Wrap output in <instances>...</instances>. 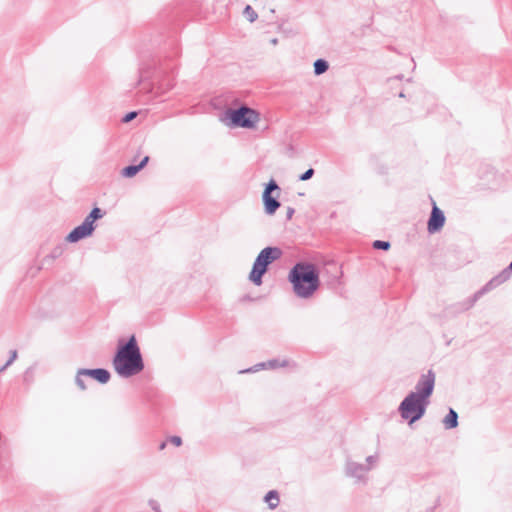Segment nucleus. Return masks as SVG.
<instances>
[{"label":"nucleus","instance_id":"nucleus-15","mask_svg":"<svg viewBox=\"0 0 512 512\" xmlns=\"http://www.w3.org/2000/svg\"><path fill=\"white\" fill-rule=\"evenodd\" d=\"M264 502L267 503L268 508L273 510L278 507L280 503V496L277 490H269L264 496Z\"/></svg>","mask_w":512,"mask_h":512},{"label":"nucleus","instance_id":"nucleus-31","mask_svg":"<svg viewBox=\"0 0 512 512\" xmlns=\"http://www.w3.org/2000/svg\"><path fill=\"white\" fill-rule=\"evenodd\" d=\"M167 443H168L167 439H166L165 441H162V442L159 444V447H158V448H159V450H163V449L166 447Z\"/></svg>","mask_w":512,"mask_h":512},{"label":"nucleus","instance_id":"nucleus-2","mask_svg":"<svg viewBox=\"0 0 512 512\" xmlns=\"http://www.w3.org/2000/svg\"><path fill=\"white\" fill-rule=\"evenodd\" d=\"M112 366L117 375L125 379L138 375L144 370L145 363L135 334L118 339L112 357Z\"/></svg>","mask_w":512,"mask_h":512},{"label":"nucleus","instance_id":"nucleus-22","mask_svg":"<svg viewBox=\"0 0 512 512\" xmlns=\"http://www.w3.org/2000/svg\"><path fill=\"white\" fill-rule=\"evenodd\" d=\"M62 253H63V248H62V246L58 245L52 249V251L50 252V254L47 257L51 258V259H57L62 255Z\"/></svg>","mask_w":512,"mask_h":512},{"label":"nucleus","instance_id":"nucleus-6","mask_svg":"<svg viewBox=\"0 0 512 512\" xmlns=\"http://www.w3.org/2000/svg\"><path fill=\"white\" fill-rule=\"evenodd\" d=\"M430 402V400L409 392L400 402L397 411L404 421L412 425L424 417Z\"/></svg>","mask_w":512,"mask_h":512},{"label":"nucleus","instance_id":"nucleus-18","mask_svg":"<svg viewBox=\"0 0 512 512\" xmlns=\"http://www.w3.org/2000/svg\"><path fill=\"white\" fill-rule=\"evenodd\" d=\"M391 247V243L386 240H374L372 242V248L375 250L388 251Z\"/></svg>","mask_w":512,"mask_h":512},{"label":"nucleus","instance_id":"nucleus-9","mask_svg":"<svg viewBox=\"0 0 512 512\" xmlns=\"http://www.w3.org/2000/svg\"><path fill=\"white\" fill-rule=\"evenodd\" d=\"M436 375L432 369H429L427 373L421 374L419 377L414 390L410 391L413 394L419 395L427 400H430L435 387Z\"/></svg>","mask_w":512,"mask_h":512},{"label":"nucleus","instance_id":"nucleus-3","mask_svg":"<svg viewBox=\"0 0 512 512\" xmlns=\"http://www.w3.org/2000/svg\"><path fill=\"white\" fill-rule=\"evenodd\" d=\"M287 280L297 298L310 299L320 288V270L315 263L297 261L290 268Z\"/></svg>","mask_w":512,"mask_h":512},{"label":"nucleus","instance_id":"nucleus-28","mask_svg":"<svg viewBox=\"0 0 512 512\" xmlns=\"http://www.w3.org/2000/svg\"><path fill=\"white\" fill-rule=\"evenodd\" d=\"M149 506L151 507V509L155 512H161L160 510V504L158 503V501L154 500V499H150L149 500Z\"/></svg>","mask_w":512,"mask_h":512},{"label":"nucleus","instance_id":"nucleus-12","mask_svg":"<svg viewBox=\"0 0 512 512\" xmlns=\"http://www.w3.org/2000/svg\"><path fill=\"white\" fill-rule=\"evenodd\" d=\"M94 232L83 223L74 227L66 236L65 241L70 244L77 243L81 240L91 237Z\"/></svg>","mask_w":512,"mask_h":512},{"label":"nucleus","instance_id":"nucleus-17","mask_svg":"<svg viewBox=\"0 0 512 512\" xmlns=\"http://www.w3.org/2000/svg\"><path fill=\"white\" fill-rule=\"evenodd\" d=\"M243 16L247 19L248 22L254 23L258 19L257 12L253 9V7L247 4L243 9Z\"/></svg>","mask_w":512,"mask_h":512},{"label":"nucleus","instance_id":"nucleus-20","mask_svg":"<svg viewBox=\"0 0 512 512\" xmlns=\"http://www.w3.org/2000/svg\"><path fill=\"white\" fill-rule=\"evenodd\" d=\"M315 174V170L313 168H309L307 169L305 172H303L302 174H300L298 176V180L299 181H307L309 179H311Z\"/></svg>","mask_w":512,"mask_h":512},{"label":"nucleus","instance_id":"nucleus-26","mask_svg":"<svg viewBox=\"0 0 512 512\" xmlns=\"http://www.w3.org/2000/svg\"><path fill=\"white\" fill-rule=\"evenodd\" d=\"M378 461V455L377 454H373V455H369L367 458H366V465L365 466H371V468L373 467V465Z\"/></svg>","mask_w":512,"mask_h":512},{"label":"nucleus","instance_id":"nucleus-27","mask_svg":"<svg viewBox=\"0 0 512 512\" xmlns=\"http://www.w3.org/2000/svg\"><path fill=\"white\" fill-rule=\"evenodd\" d=\"M457 426V414L454 410L450 409V428Z\"/></svg>","mask_w":512,"mask_h":512},{"label":"nucleus","instance_id":"nucleus-39","mask_svg":"<svg viewBox=\"0 0 512 512\" xmlns=\"http://www.w3.org/2000/svg\"><path fill=\"white\" fill-rule=\"evenodd\" d=\"M509 269L512 271V262L509 265Z\"/></svg>","mask_w":512,"mask_h":512},{"label":"nucleus","instance_id":"nucleus-30","mask_svg":"<svg viewBox=\"0 0 512 512\" xmlns=\"http://www.w3.org/2000/svg\"><path fill=\"white\" fill-rule=\"evenodd\" d=\"M442 424L448 430V413L442 418Z\"/></svg>","mask_w":512,"mask_h":512},{"label":"nucleus","instance_id":"nucleus-36","mask_svg":"<svg viewBox=\"0 0 512 512\" xmlns=\"http://www.w3.org/2000/svg\"><path fill=\"white\" fill-rule=\"evenodd\" d=\"M396 78H397V79H402V78H403V75H402V74L397 75V76H396Z\"/></svg>","mask_w":512,"mask_h":512},{"label":"nucleus","instance_id":"nucleus-4","mask_svg":"<svg viewBox=\"0 0 512 512\" xmlns=\"http://www.w3.org/2000/svg\"><path fill=\"white\" fill-rule=\"evenodd\" d=\"M233 104L222 112L221 121L230 128L255 129L260 120V113L238 100H235Z\"/></svg>","mask_w":512,"mask_h":512},{"label":"nucleus","instance_id":"nucleus-10","mask_svg":"<svg viewBox=\"0 0 512 512\" xmlns=\"http://www.w3.org/2000/svg\"><path fill=\"white\" fill-rule=\"evenodd\" d=\"M445 221L446 216L444 212L436 206L435 202H433L432 210L427 221L428 233L432 235L440 232L445 224Z\"/></svg>","mask_w":512,"mask_h":512},{"label":"nucleus","instance_id":"nucleus-29","mask_svg":"<svg viewBox=\"0 0 512 512\" xmlns=\"http://www.w3.org/2000/svg\"><path fill=\"white\" fill-rule=\"evenodd\" d=\"M294 213L295 209L293 207H287L286 219L290 220L293 217Z\"/></svg>","mask_w":512,"mask_h":512},{"label":"nucleus","instance_id":"nucleus-25","mask_svg":"<svg viewBox=\"0 0 512 512\" xmlns=\"http://www.w3.org/2000/svg\"><path fill=\"white\" fill-rule=\"evenodd\" d=\"M17 357H18L17 350L16 349L10 350L9 351V357H8V359H7V361L5 363L10 366L17 359Z\"/></svg>","mask_w":512,"mask_h":512},{"label":"nucleus","instance_id":"nucleus-38","mask_svg":"<svg viewBox=\"0 0 512 512\" xmlns=\"http://www.w3.org/2000/svg\"><path fill=\"white\" fill-rule=\"evenodd\" d=\"M30 370L31 368L26 369L25 374H27Z\"/></svg>","mask_w":512,"mask_h":512},{"label":"nucleus","instance_id":"nucleus-34","mask_svg":"<svg viewBox=\"0 0 512 512\" xmlns=\"http://www.w3.org/2000/svg\"><path fill=\"white\" fill-rule=\"evenodd\" d=\"M398 96L401 97V98L406 97V95H405V93L403 91H401Z\"/></svg>","mask_w":512,"mask_h":512},{"label":"nucleus","instance_id":"nucleus-11","mask_svg":"<svg viewBox=\"0 0 512 512\" xmlns=\"http://www.w3.org/2000/svg\"><path fill=\"white\" fill-rule=\"evenodd\" d=\"M371 470V466L355 462L347 459L345 463V475L356 479L357 481L365 480V475Z\"/></svg>","mask_w":512,"mask_h":512},{"label":"nucleus","instance_id":"nucleus-1","mask_svg":"<svg viewBox=\"0 0 512 512\" xmlns=\"http://www.w3.org/2000/svg\"><path fill=\"white\" fill-rule=\"evenodd\" d=\"M179 55L180 50L174 44L171 54L164 59L153 57L148 62H145L142 58L140 59L137 85H143L140 91H145V100L152 99L155 83H159V89L163 90H169L174 87L177 70L175 59Z\"/></svg>","mask_w":512,"mask_h":512},{"label":"nucleus","instance_id":"nucleus-33","mask_svg":"<svg viewBox=\"0 0 512 512\" xmlns=\"http://www.w3.org/2000/svg\"><path fill=\"white\" fill-rule=\"evenodd\" d=\"M435 509H436V507H435V506H433V507H429V508H427V509L425 510V512H435Z\"/></svg>","mask_w":512,"mask_h":512},{"label":"nucleus","instance_id":"nucleus-32","mask_svg":"<svg viewBox=\"0 0 512 512\" xmlns=\"http://www.w3.org/2000/svg\"><path fill=\"white\" fill-rule=\"evenodd\" d=\"M8 367H9V365H7L6 363H4L2 366H0V373H2L3 371H5Z\"/></svg>","mask_w":512,"mask_h":512},{"label":"nucleus","instance_id":"nucleus-24","mask_svg":"<svg viewBox=\"0 0 512 512\" xmlns=\"http://www.w3.org/2000/svg\"><path fill=\"white\" fill-rule=\"evenodd\" d=\"M167 441L174 445L175 447H180L182 445V438L178 435H172L167 438Z\"/></svg>","mask_w":512,"mask_h":512},{"label":"nucleus","instance_id":"nucleus-7","mask_svg":"<svg viewBox=\"0 0 512 512\" xmlns=\"http://www.w3.org/2000/svg\"><path fill=\"white\" fill-rule=\"evenodd\" d=\"M111 378V373L106 368H79L75 376V384L84 391L87 389L86 380L91 379L99 384H106Z\"/></svg>","mask_w":512,"mask_h":512},{"label":"nucleus","instance_id":"nucleus-23","mask_svg":"<svg viewBox=\"0 0 512 512\" xmlns=\"http://www.w3.org/2000/svg\"><path fill=\"white\" fill-rule=\"evenodd\" d=\"M268 368V362H261V363H258L256 365H254L253 367H250L246 370H243L241 371V373L243 372H256V371H259L260 369H266Z\"/></svg>","mask_w":512,"mask_h":512},{"label":"nucleus","instance_id":"nucleus-14","mask_svg":"<svg viewBox=\"0 0 512 512\" xmlns=\"http://www.w3.org/2000/svg\"><path fill=\"white\" fill-rule=\"evenodd\" d=\"M106 215V211L102 208L94 205L91 211L86 215L82 223L95 232L97 228V221L102 219Z\"/></svg>","mask_w":512,"mask_h":512},{"label":"nucleus","instance_id":"nucleus-5","mask_svg":"<svg viewBox=\"0 0 512 512\" xmlns=\"http://www.w3.org/2000/svg\"><path fill=\"white\" fill-rule=\"evenodd\" d=\"M283 255V251L278 246H267L263 248L255 258L249 280L255 285L260 286L263 283L264 275L269 271V266L279 260Z\"/></svg>","mask_w":512,"mask_h":512},{"label":"nucleus","instance_id":"nucleus-8","mask_svg":"<svg viewBox=\"0 0 512 512\" xmlns=\"http://www.w3.org/2000/svg\"><path fill=\"white\" fill-rule=\"evenodd\" d=\"M280 191L281 189L274 178H270L269 181L264 184V189L262 192V202L264 212L266 215H274L278 208L280 207Z\"/></svg>","mask_w":512,"mask_h":512},{"label":"nucleus","instance_id":"nucleus-13","mask_svg":"<svg viewBox=\"0 0 512 512\" xmlns=\"http://www.w3.org/2000/svg\"><path fill=\"white\" fill-rule=\"evenodd\" d=\"M149 160H150V157L146 155L137 164H135L134 163L136 161V157H135L134 161L131 164H129L121 169L120 175L123 178H133L142 169H144L147 166Z\"/></svg>","mask_w":512,"mask_h":512},{"label":"nucleus","instance_id":"nucleus-21","mask_svg":"<svg viewBox=\"0 0 512 512\" xmlns=\"http://www.w3.org/2000/svg\"><path fill=\"white\" fill-rule=\"evenodd\" d=\"M138 111H129L127 112L121 119V122L122 123H129L131 122L132 120H134L137 115H138Z\"/></svg>","mask_w":512,"mask_h":512},{"label":"nucleus","instance_id":"nucleus-37","mask_svg":"<svg viewBox=\"0 0 512 512\" xmlns=\"http://www.w3.org/2000/svg\"><path fill=\"white\" fill-rule=\"evenodd\" d=\"M271 42H272L273 44H276V43H277V39L275 38V39H273Z\"/></svg>","mask_w":512,"mask_h":512},{"label":"nucleus","instance_id":"nucleus-35","mask_svg":"<svg viewBox=\"0 0 512 512\" xmlns=\"http://www.w3.org/2000/svg\"><path fill=\"white\" fill-rule=\"evenodd\" d=\"M243 299L250 300L251 298H250V296H249V295H245V296L243 297Z\"/></svg>","mask_w":512,"mask_h":512},{"label":"nucleus","instance_id":"nucleus-16","mask_svg":"<svg viewBox=\"0 0 512 512\" xmlns=\"http://www.w3.org/2000/svg\"><path fill=\"white\" fill-rule=\"evenodd\" d=\"M329 69V62L324 58H318L313 63V72L316 76L322 75Z\"/></svg>","mask_w":512,"mask_h":512},{"label":"nucleus","instance_id":"nucleus-19","mask_svg":"<svg viewBox=\"0 0 512 512\" xmlns=\"http://www.w3.org/2000/svg\"><path fill=\"white\" fill-rule=\"evenodd\" d=\"M268 362V368H278V367H285L287 366V360H283V361H280L279 359H270L267 361Z\"/></svg>","mask_w":512,"mask_h":512}]
</instances>
